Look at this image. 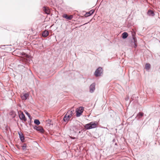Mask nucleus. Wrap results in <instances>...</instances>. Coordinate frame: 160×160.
<instances>
[{
  "instance_id": "f257e3e1",
  "label": "nucleus",
  "mask_w": 160,
  "mask_h": 160,
  "mask_svg": "<svg viewBox=\"0 0 160 160\" xmlns=\"http://www.w3.org/2000/svg\"><path fill=\"white\" fill-rule=\"evenodd\" d=\"M97 125L98 123L96 122H92L86 124L84 126V127L86 129H90L96 128L97 127Z\"/></svg>"
},
{
  "instance_id": "f03ea898",
  "label": "nucleus",
  "mask_w": 160,
  "mask_h": 160,
  "mask_svg": "<svg viewBox=\"0 0 160 160\" xmlns=\"http://www.w3.org/2000/svg\"><path fill=\"white\" fill-rule=\"evenodd\" d=\"M103 72V70L102 68L99 67L95 71L94 75L96 77L100 76L102 74Z\"/></svg>"
},
{
  "instance_id": "7ed1b4c3",
  "label": "nucleus",
  "mask_w": 160,
  "mask_h": 160,
  "mask_svg": "<svg viewBox=\"0 0 160 160\" xmlns=\"http://www.w3.org/2000/svg\"><path fill=\"white\" fill-rule=\"evenodd\" d=\"M134 34H135V33H134L132 34V39L131 41V43L132 47H134L135 48H136L137 46V40L134 35Z\"/></svg>"
},
{
  "instance_id": "20e7f679",
  "label": "nucleus",
  "mask_w": 160,
  "mask_h": 160,
  "mask_svg": "<svg viewBox=\"0 0 160 160\" xmlns=\"http://www.w3.org/2000/svg\"><path fill=\"white\" fill-rule=\"evenodd\" d=\"M84 108L82 107H81L77 109L76 111V116L77 117H79L82 113Z\"/></svg>"
},
{
  "instance_id": "39448f33",
  "label": "nucleus",
  "mask_w": 160,
  "mask_h": 160,
  "mask_svg": "<svg viewBox=\"0 0 160 160\" xmlns=\"http://www.w3.org/2000/svg\"><path fill=\"white\" fill-rule=\"evenodd\" d=\"M71 116H70L69 112H68L65 115L63 118V121L66 122H67L70 119Z\"/></svg>"
},
{
  "instance_id": "423d86ee",
  "label": "nucleus",
  "mask_w": 160,
  "mask_h": 160,
  "mask_svg": "<svg viewBox=\"0 0 160 160\" xmlns=\"http://www.w3.org/2000/svg\"><path fill=\"white\" fill-rule=\"evenodd\" d=\"M95 83H93L89 87L90 92L91 93L93 92L95 89Z\"/></svg>"
},
{
  "instance_id": "0eeeda50",
  "label": "nucleus",
  "mask_w": 160,
  "mask_h": 160,
  "mask_svg": "<svg viewBox=\"0 0 160 160\" xmlns=\"http://www.w3.org/2000/svg\"><path fill=\"white\" fill-rule=\"evenodd\" d=\"M62 17L67 20H70L73 18V16L72 15L69 16L67 14H65L62 15Z\"/></svg>"
},
{
  "instance_id": "6e6552de",
  "label": "nucleus",
  "mask_w": 160,
  "mask_h": 160,
  "mask_svg": "<svg viewBox=\"0 0 160 160\" xmlns=\"http://www.w3.org/2000/svg\"><path fill=\"white\" fill-rule=\"evenodd\" d=\"M19 117L20 119L23 121L24 122H25L27 121V118L22 112L19 115Z\"/></svg>"
},
{
  "instance_id": "1a4fd4ad",
  "label": "nucleus",
  "mask_w": 160,
  "mask_h": 160,
  "mask_svg": "<svg viewBox=\"0 0 160 160\" xmlns=\"http://www.w3.org/2000/svg\"><path fill=\"white\" fill-rule=\"evenodd\" d=\"M43 11L47 14H49L50 12V10L47 7L44 6L43 7Z\"/></svg>"
},
{
  "instance_id": "9d476101",
  "label": "nucleus",
  "mask_w": 160,
  "mask_h": 160,
  "mask_svg": "<svg viewBox=\"0 0 160 160\" xmlns=\"http://www.w3.org/2000/svg\"><path fill=\"white\" fill-rule=\"evenodd\" d=\"M94 12V10H92L89 11L88 12H86V13L85 15V16L86 17H88L89 16L91 15Z\"/></svg>"
},
{
  "instance_id": "9b49d317",
  "label": "nucleus",
  "mask_w": 160,
  "mask_h": 160,
  "mask_svg": "<svg viewBox=\"0 0 160 160\" xmlns=\"http://www.w3.org/2000/svg\"><path fill=\"white\" fill-rule=\"evenodd\" d=\"M147 14L149 16L153 17L155 15L154 12L151 10H149L147 12Z\"/></svg>"
},
{
  "instance_id": "f8f14e48",
  "label": "nucleus",
  "mask_w": 160,
  "mask_h": 160,
  "mask_svg": "<svg viewBox=\"0 0 160 160\" xmlns=\"http://www.w3.org/2000/svg\"><path fill=\"white\" fill-rule=\"evenodd\" d=\"M28 96L29 95L28 93H25L23 95L21 96V98L23 100H26L27 99Z\"/></svg>"
},
{
  "instance_id": "ddd939ff",
  "label": "nucleus",
  "mask_w": 160,
  "mask_h": 160,
  "mask_svg": "<svg viewBox=\"0 0 160 160\" xmlns=\"http://www.w3.org/2000/svg\"><path fill=\"white\" fill-rule=\"evenodd\" d=\"M34 128H36L37 131H38L41 132H43L44 131L42 127H40L35 126Z\"/></svg>"
},
{
  "instance_id": "4468645a",
  "label": "nucleus",
  "mask_w": 160,
  "mask_h": 160,
  "mask_svg": "<svg viewBox=\"0 0 160 160\" xmlns=\"http://www.w3.org/2000/svg\"><path fill=\"white\" fill-rule=\"evenodd\" d=\"M49 34V32L47 30L44 31L42 33V36L44 37H47Z\"/></svg>"
},
{
  "instance_id": "2eb2a0df",
  "label": "nucleus",
  "mask_w": 160,
  "mask_h": 160,
  "mask_svg": "<svg viewBox=\"0 0 160 160\" xmlns=\"http://www.w3.org/2000/svg\"><path fill=\"white\" fill-rule=\"evenodd\" d=\"M128 36V34L127 32H124L122 34V37L123 39H125Z\"/></svg>"
},
{
  "instance_id": "dca6fc26",
  "label": "nucleus",
  "mask_w": 160,
  "mask_h": 160,
  "mask_svg": "<svg viewBox=\"0 0 160 160\" xmlns=\"http://www.w3.org/2000/svg\"><path fill=\"white\" fill-rule=\"evenodd\" d=\"M143 113L142 112H139L138 114L137 117L138 119H140L143 116Z\"/></svg>"
},
{
  "instance_id": "f3484780",
  "label": "nucleus",
  "mask_w": 160,
  "mask_h": 160,
  "mask_svg": "<svg viewBox=\"0 0 160 160\" xmlns=\"http://www.w3.org/2000/svg\"><path fill=\"white\" fill-rule=\"evenodd\" d=\"M145 68L147 70L150 69L151 67V65L149 63H146L145 65Z\"/></svg>"
},
{
  "instance_id": "a211bd4d",
  "label": "nucleus",
  "mask_w": 160,
  "mask_h": 160,
  "mask_svg": "<svg viewBox=\"0 0 160 160\" xmlns=\"http://www.w3.org/2000/svg\"><path fill=\"white\" fill-rule=\"evenodd\" d=\"M19 134L20 140H24V137L22 133H19Z\"/></svg>"
},
{
  "instance_id": "6ab92c4d",
  "label": "nucleus",
  "mask_w": 160,
  "mask_h": 160,
  "mask_svg": "<svg viewBox=\"0 0 160 160\" xmlns=\"http://www.w3.org/2000/svg\"><path fill=\"white\" fill-rule=\"evenodd\" d=\"M34 123L37 125H39L40 123L38 119H35L34 121Z\"/></svg>"
},
{
  "instance_id": "aec40b11",
  "label": "nucleus",
  "mask_w": 160,
  "mask_h": 160,
  "mask_svg": "<svg viewBox=\"0 0 160 160\" xmlns=\"http://www.w3.org/2000/svg\"><path fill=\"white\" fill-rule=\"evenodd\" d=\"M25 112L26 114L28 116L29 118L30 119H31V117L30 114L26 111H25Z\"/></svg>"
},
{
  "instance_id": "412c9836",
  "label": "nucleus",
  "mask_w": 160,
  "mask_h": 160,
  "mask_svg": "<svg viewBox=\"0 0 160 160\" xmlns=\"http://www.w3.org/2000/svg\"><path fill=\"white\" fill-rule=\"evenodd\" d=\"M68 112H69L70 113V116H71V117L73 115L74 110L71 111H69Z\"/></svg>"
},
{
  "instance_id": "4be33fe9",
  "label": "nucleus",
  "mask_w": 160,
  "mask_h": 160,
  "mask_svg": "<svg viewBox=\"0 0 160 160\" xmlns=\"http://www.w3.org/2000/svg\"><path fill=\"white\" fill-rule=\"evenodd\" d=\"M26 147H27L25 145H24L22 146V149L23 150H24V151H25L26 150V149H27Z\"/></svg>"
},
{
  "instance_id": "5701e85b",
  "label": "nucleus",
  "mask_w": 160,
  "mask_h": 160,
  "mask_svg": "<svg viewBox=\"0 0 160 160\" xmlns=\"http://www.w3.org/2000/svg\"><path fill=\"white\" fill-rule=\"evenodd\" d=\"M21 141L22 142H24V141L23 140V141Z\"/></svg>"
},
{
  "instance_id": "b1692460",
  "label": "nucleus",
  "mask_w": 160,
  "mask_h": 160,
  "mask_svg": "<svg viewBox=\"0 0 160 160\" xmlns=\"http://www.w3.org/2000/svg\"><path fill=\"white\" fill-rule=\"evenodd\" d=\"M31 30H32V31H33V30L32 29H31Z\"/></svg>"
}]
</instances>
